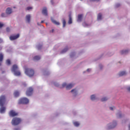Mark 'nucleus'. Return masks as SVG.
Instances as JSON below:
<instances>
[{
    "label": "nucleus",
    "mask_w": 130,
    "mask_h": 130,
    "mask_svg": "<svg viewBox=\"0 0 130 130\" xmlns=\"http://www.w3.org/2000/svg\"><path fill=\"white\" fill-rule=\"evenodd\" d=\"M6 63L7 64H8V66H10V64H11V60L10 59H7Z\"/></svg>",
    "instance_id": "obj_28"
},
{
    "label": "nucleus",
    "mask_w": 130,
    "mask_h": 130,
    "mask_svg": "<svg viewBox=\"0 0 130 130\" xmlns=\"http://www.w3.org/2000/svg\"><path fill=\"white\" fill-rule=\"evenodd\" d=\"M73 123L75 126H79L80 125V123L78 122H74Z\"/></svg>",
    "instance_id": "obj_25"
},
{
    "label": "nucleus",
    "mask_w": 130,
    "mask_h": 130,
    "mask_svg": "<svg viewBox=\"0 0 130 130\" xmlns=\"http://www.w3.org/2000/svg\"><path fill=\"white\" fill-rule=\"evenodd\" d=\"M4 60V54L2 53H0V67L2 66V63H3V61Z\"/></svg>",
    "instance_id": "obj_10"
},
{
    "label": "nucleus",
    "mask_w": 130,
    "mask_h": 130,
    "mask_svg": "<svg viewBox=\"0 0 130 130\" xmlns=\"http://www.w3.org/2000/svg\"><path fill=\"white\" fill-rule=\"evenodd\" d=\"M25 73L28 77H33L35 74L34 70L31 69H25Z\"/></svg>",
    "instance_id": "obj_3"
},
{
    "label": "nucleus",
    "mask_w": 130,
    "mask_h": 130,
    "mask_svg": "<svg viewBox=\"0 0 130 130\" xmlns=\"http://www.w3.org/2000/svg\"><path fill=\"white\" fill-rule=\"evenodd\" d=\"M118 116L119 118L121 117V116H122L121 114H120V113L118 114Z\"/></svg>",
    "instance_id": "obj_36"
},
{
    "label": "nucleus",
    "mask_w": 130,
    "mask_h": 130,
    "mask_svg": "<svg viewBox=\"0 0 130 130\" xmlns=\"http://www.w3.org/2000/svg\"><path fill=\"white\" fill-rule=\"evenodd\" d=\"M15 130H17V129H16V128H15Z\"/></svg>",
    "instance_id": "obj_47"
},
{
    "label": "nucleus",
    "mask_w": 130,
    "mask_h": 130,
    "mask_svg": "<svg viewBox=\"0 0 130 130\" xmlns=\"http://www.w3.org/2000/svg\"><path fill=\"white\" fill-rule=\"evenodd\" d=\"M116 126V122H114L111 126H109V128H114Z\"/></svg>",
    "instance_id": "obj_17"
},
{
    "label": "nucleus",
    "mask_w": 130,
    "mask_h": 130,
    "mask_svg": "<svg viewBox=\"0 0 130 130\" xmlns=\"http://www.w3.org/2000/svg\"><path fill=\"white\" fill-rule=\"evenodd\" d=\"M107 100H108V99H107V98H103L101 99V101L102 102H104V101H107Z\"/></svg>",
    "instance_id": "obj_27"
},
{
    "label": "nucleus",
    "mask_w": 130,
    "mask_h": 130,
    "mask_svg": "<svg viewBox=\"0 0 130 130\" xmlns=\"http://www.w3.org/2000/svg\"><path fill=\"white\" fill-rule=\"evenodd\" d=\"M38 49H40V48H39V47H38Z\"/></svg>",
    "instance_id": "obj_46"
},
{
    "label": "nucleus",
    "mask_w": 130,
    "mask_h": 130,
    "mask_svg": "<svg viewBox=\"0 0 130 130\" xmlns=\"http://www.w3.org/2000/svg\"><path fill=\"white\" fill-rule=\"evenodd\" d=\"M119 6H120V4H117V5H116V8H118V7H119Z\"/></svg>",
    "instance_id": "obj_37"
},
{
    "label": "nucleus",
    "mask_w": 130,
    "mask_h": 130,
    "mask_svg": "<svg viewBox=\"0 0 130 130\" xmlns=\"http://www.w3.org/2000/svg\"><path fill=\"white\" fill-rule=\"evenodd\" d=\"M6 14L10 15L12 14V9L10 8H8L6 10Z\"/></svg>",
    "instance_id": "obj_14"
},
{
    "label": "nucleus",
    "mask_w": 130,
    "mask_h": 130,
    "mask_svg": "<svg viewBox=\"0 0 130 130\" xmlns=\"http://www.w3.org/2000/svg\"><path fill=\"white\" fill-rule=\"evenodd\" d=\"M62 86L63 88L66 87V86H67V83H63Z\"/></svg>",
    "instance_id": "obj_33"
},
{
    "label": "nucleus",
    "mask_w": 130,
    "mask_h": 130,
    "mask_svg": "<svg viewBox=\"0 0 130 130\" xmlns=\"http://www.w3.org/2000/svg\"><path fill=\"white\" fill-rule=\"evenodd\" d=\"M2 27H4V24L0 22V28H2Z\"/></svg>",
    "instance_id": "obj_34"
},
{
    "label": "nucleus",
    "mask_w": 130,
    "mask_h": 130,
    "mask_svg": "<svg viewBox=\"0 0 130 130\" xmlns=\"http://www.w3.org/2000/svg\"><path fill=\"white\" fill-rule=\"evenodd\" d=\"M51 20L52 23H53V24H55V25H57V26H58V25H59V22L56 21V20H54L53 18H52L51 19Z\"/></svg>",
    "instance_id": "obj_15"
},
{
    "label": "nucleus",
    "mask_w": 130,
    "mask_h": 130,
    "mask_svg": "<svg viewBox=\"0 0 130 130\" xmlns=\"http://www.w3.org/2000/svg\"><path fill=\"white\" fill-rule=\"evenodd\" d=\"M69 49L68 48H66L63 50L61 51V53H64L65 52H67L68 51Z\"/></svg>",
    "instance_id": "obj_24"
},
{
    "label": "nucleus",
    "mask_w": 130,
    "mask_h": 130,
    "mask_svg": "<svg viewBox=\"0 0 130 130\" xmlns=\"http://www.w3.org/2000/svg\"><path fill=\"white\" fill-rule=\"evenodd\" d=\"M33 93V88L32 87L28 88L26 92V94L27 96H31Z\"/></svg>",
    "instance_id": "obj_6"
},
{
    "label": "nucleus",
    "mask_w": 130,
    "mask_h": 130,
    "mask_svg": "<svg viewBox=\"0 0 130 130\" xmlns=\"http://www.w3.org/2000/svg\"><path fill=\"white\" fill-rule=\"evenodd\" d=\"M71 92L72 93L73 92V95L74 96H77V94H78V91H77V90H76L75 89H72Z\"/></svg>",
    "instance_id": "obj_16"
},
{
    "label": "nucleus",
    "mask_w": 130,
    "mask_h": 130,
    "mask_svg": "<svg viewBox=\"0 0 130 130\" xmlns=\"http://www.w3.org/2000/svg\"><path fill=\"white\" fill-rule=\"evenodd\" d=\"M127 52H128V50H122L120 52V53H121V54H126V53H127Z\"/></svg>",
    "instance_id": "obj_20"
},
{
    "label": "nucleus",
    "mask_w": 130,
    "mask_h": 130,
    "mask_svg": "<svg viewBox=\"0 0 130 130\" xmlns=\"http://www.w3.org/2000/svg\"><path fill=\"white\" fill-rule=\"evenodd\" d=\"M82 19H83V14L78 15L77 22H81Z\"/></svg>",
    "instance_id": "obj_12"
},
{
    "label": "nucleus",
    "mask_w": 130,
    "mask_h": 130,
    "mask_svg": "<svg viewBox=\"0 0 130 130\" xmlns=\"http://www.w3.org/2000/svg\"><path fill=\"white\" fill-rule=\"evenodd\" d=\"M90 71H91V69H88L87 70V72H90Z\"/></svg>",
    "instance_id": "obj_40"
},
{
    "label": "nucleus",
    "mask_w": 130,
    "mask_h": 130,
    "mask_svg": "<svg viewBox=\"0 0 130 130\" xmlns=\"http://www.w3.org/2000/svg\"><path fill=\"white\" fill-rule=\"evenodd\" d=\"M95 98H96V96H95V95L94 94L92 95L90 97L91 100H92V101L95 100Z\"/></svg>",
    "instance_id": "obj_26"
},
{
    "label": "nucleus",
    "mask_w": 130,
    "mask_h": 130,
    "mask_svg": "<svg viewBox=\"0 0 130 130\" xmlns=\"http://www.w3.org/2000/svg\"><path fill=\"white\" fill-rule=\"evenodd\" d=\"M19 68H18V66L17 64H14L12 67V72L14 73L15 76H21V72L18 70Z\"/></svg>",
    "instance_id": "obj_2"
},
{
    "label": "nucleus",
    "mask_w": 130,
    "mask_h": 130,
    "mask_svg": "<svg viewBox=\"0 0 130 130\" xmlns=\"http://www.w3.org/2000/svg\"><path fill=\"white\" fill-rule=\"evenodd\" d=\"M127 91H129V92H130V86H129L127 88Z\"/></svg>",
    "instance_id": "obj_39"
},
{
    "label": "nucleus",
    "mask_w": 130,
    "mask_h": 130,
    "mask_svg": "<svg viewBox=\"0 0 130 130\" xmlns=\"http://www.w3.org/2000/svg\"><path fill=\"white\" fill-rule=\"evenodd\" d=\"M98 20H102V14L101 13H99L97 17Z\"/></svg>",
    "instance_id": "obj_21"
},
{
    "label": "nucleus",
    "mask_w": 130,
    "mask_h": 130,
    "mask_svg": "<svg viewBox=\"0 0 130 130\" xmlns=\"http://www.w3.org/2000/svg\"><path fill=\"white\" fill-rule=\"evenodd\" d=\"M125 75H126V72L124 71L121 72L119 73V77H122V76H124Z\"/></svg>",
    "instance_id": "obj_18"
},
{
    "label": "nucleus",
    "mask_w": 130,
    "mask_h": 130,
    "mask_svg": "<svg viewBox=\"0 0 130 130\" xmlns=\"http://www.w3.org/2000/svg\"><path fill=\"white\" fill-rule=\"evenodd\" d=\"M74 87V84L71 83L66 86L67 90H71Z\"/></svg>",
    "instance_id": "obj_11"
},
{
    "label": "nucleus",
    "mask_w": 130,
    "mask_h": 130,
    "mask_svg": "<svg viewBox=\"0 0 130 130\" xmlns=\"http://www.w3.org/2000/svg\"><path fill=\"white\" fill-rule=\"evenodd\" d=\"M6 102V96L2 95L0 97V113H5L6 112V107H4V105Z\"/></svg>",
    "instance_id": "obj_1"
},
{
    "label": "nucleus",
    "mask_w": 130,
    "mask_h": 130,
    "mask_svg": "<svg viewBox=\"0 0 130 130\" xmlns=\"http://www.w3.org/2000/svg\"><path fill=\"white\" fill-rule=\"evenodd\" d=\"M2 42H3V40H2L1 39H0V43H2Z\"/></svg>",
    "instance_id": "obj_41"
},
{
    "label": "nucleus",
    "mask_w": 130,
    "mask_h": 130,
    "mask_svg": "<svg viewBox=\"0 0 130 130\" xmlns=\"http://www.w3.org/2000/svg\"><path fill=\"white\" fill-rule=\"evenodd\" d=\"M80 1H82V0H80Z\"/></svg>",
    "instance_id": "obj_48"
},
{
    "label": "nucleus",
    "mask_w": 130,
    "mask_h": 130,
    "mask_svg": "<svg viewBox=\"0 0 130 130\" xmlns=\"http://www.w3.org/2000/svg\"><path fill=\"white\" fill-rule=\"evenodd\" d=\"M14 95L15 97H19L20 95V92H19V91H15L14 93Z\"/></svg>",
    "instance_id": "obj_19"
},
{
    "label": "nucleus",
    "mask_w": 130,
    "mask_h": 130,
    "mask_svg": "<svg viewBox=\"0 0 130 130\" xmlns=\"http://www.w3.org/2000/svg\"><path fill=\"white\" fill-rule=\"evenodd\" d=\"M62 23H63V27H66V24H67V22H66V20L63 19Z\"/></svg>",
    "instance_id": "obj_29"
},
{
    "label": "nucleus",
    "mask_w": 130,
    "mask_h": 130,
    "mask_svg": "<svg viewBox=\"0 0 130 130\" xmlns=\"http://www.w3.org/2000/svg\"><path fill=\"white\" fill-rule=\"evenodd\" d=\"M20 37V35L18 34L15 36H11L10 37V40H16V39H18Z\"/></svg>",
    "instance_id": "obj_8"
},
{
    "label": "nucleus",
    "mask_w": 130,
    "mask_h": 130,
    "mask_svg": "<svg viewBox=\"0 0 130 130\" xmlns=\"http://www.w3.org/2000/svg\"><path fill=\"white\" fill-rule=\"evenodd\" d=\"M21 121V119L19 118H14L12 119V124L13 125H18V124H19V123H20Z\"/></svg>",
    "instance_id": "obj_5"
},
{
    "label": "nucleus",
    "mask_w": 130,
    "mask_h": 130,
    "mask_svg": "<svg viewBox=\"0 0 130 130\" xmlns=\"http://www.w3.org/2000/svg\"><path fill=\"white\" fill-rule=\"evenodd\" d=\"M31 19V15L28 14L26 16V20L28 23H30V20Z\"/></svg>",
    "instance_id": "obj_13"
},
{
    "label": "nucleus",
    "mask_w": 130,
    "mask_h": 130,
    "mask_svg": "<svg viewBox=\"0 0 130 130\" xmlns=\"http://www.w3.org/2000/svg\"><path fill=\"white\" fill-rule=\"evenodd\" d=\"M9 115L11 117H14V116H17L18 115L17 113L15 112L14 110H11L9 112Z\"/></svg>",
    "instance_id": "obj_7"
},
{
    "label": "nucleus",
    "mask_w": 130,
    "mask_h": 130,
    "mask_svg": "<svg viewBox=\"0 0 130 130\" xmlns=\"http://www.w3.org/2000/svg\"><path fill=\"white\" fill-rule=\"evenodd\" d=\"M33 9L31 7H28L26 8V11H29V10H32Z\"/></svg>",
    "instance_id": "obj_31"
},
{
    "label": "nucleus",
    "mask_w": 130,
    "mask_h": 130,
    "mask_svg": "<svg viewBox=\"0 0 130 130\" xmlns=\"http://www.w3.org/2000/svg\"><path fill=\"white\" fill-rule=\"evenodd\" d=\"M42 13L43 15H44V16H47V15H48L47 8H46V7L44 8L43 9Z\"/></svg>",
    "instance_id": "obj_9"
},
{
    "label": "nucleus",
    "mask_w": 130,
    "mask_h": 130,
    "mask_svg": "<svg viewBox=\"0 0 130 130\" xmlns=\"http://www.w3.org/2000/svg\"><path fill=\"white\" fill-rule=\"evenodd\" d=\"M44 21H42L41 22V23H44Z\"/></svg>",
    "instance_id": "obj_45"
},
{
    "label": "nucleus",
    "mask_w": 130,
    "mask_h": 130,
    "mask_svg": "<svg viewBox=\"0 0 130 130\" xmlns=\"http://www.w3.org/2000/svg\"><path fill=\"white\" fill-rule=\"evenodd\" d=\"M113 108H114V107H110V110H113Z\"/></svg>",
    "instance_id": "obj_38"
},
{
    "label": "nucleus",
    "mask_w": 130,
    "mask_h": 130,
    "mask_svg": "<svg viewBox=\"0 0 130 130\" xmlns=\"http://www.w3.org/2000/svg\"><path fill=\"white\" fill-rule=\"evenodd\" d=\"M51 2L52 3V5H53V2H52V0L51 1Z\"/></svg>",
    "instance_id": "obj_43"
},
{
    "label": "nucleus",
    "mask_w": 130,
    "mask_h": 130,
    "mask_svg": "<svg viewBox=\"0 0 130 130\" xmlns=\"http://www.w3.org/2000/svg\"><path fill=\"white\" fill-rule=\"evenodd\" d=\"M29 100L26 98H23L19 100L18 104H28Z\"/></svg>",
    "instance_id": "obj_4"
},
{
    "label": "nucleus",
    "mask_w": 130,
    "mask_h": 130,
    "mask_svg": "<svg viewBox=\"0 0 130 130\" xmlns=\"http://www.w3.org/2000/svg\"><path fill=\"white\" fill-rule=\"evenodd\" d=\"M51 32H52V33H53V32H54V29H52V30H51Z\"/></svg>",
    "instance_id": "obj_42"
},
{
    "label": "nucleus",
    "mask_w": 130,
    "mask_h": 130,
    "mask_svg": "<svg viewBox=\"0 0 130 130\" xmlns=\"http://www.w3.org/2000/svg\"><path fill=\"white\" fill-rule=\"evenodd\" d=\"M10 30L11 29L9 28V27H7L6 28L7 32H10Z\"/></svg>",
    "instance_id": "obj_32"
},
{
    "label": "nucleus",
    "mask_w": 130,
    "mask_h": 130,
    "mask_svg": "<svg viewBox=\"0 0 130 130\" xmlns=\"http://www.w3.org/2000/svg\"><path fill=\"white\" fill-rule=\"evenodd\" d=\"M41 57L40 56H35L34 57V60H39L40 59Z\"/></svg>",
    "instance_id": "obj_22"
},
{
    "label": "nucleus",
    "mask_w": 130,
    "mask_h": 130,
    "mask_svg": "<svg viewBox=\"0 0 130 130\" xmlns=\"http://www.w3.org/2000/svg\"><path fill=\"white\" fill-rule=\"evenodd\" d=\"M83 24V25H86V23H85V22H84Z\"/></svg>",
    "instance_id": "obj_44"
},
{
    "label": "nucleus",
    "mask_w": 130,
    "mask_h": 130,
    "mask_svg": "<svg viewBox=\"0 0 130 130\" xmlns=\"http://www.w3.org/2000/svg\"><path fill=\"white\" fill-rule=\"evenodd\" d=\"M1 16L4 18V17H7V15H6V13H2L1 14Z\"/></svg>",
    "instance_id": "obj_30"
},
{
    "label": "nucleus",
    "mask_w": 130,
    "mask_h": 130,
    "mask_svg": "<svg viewBox=\"0 0 130 130\" xmlns=\"http://www.w3.org/2000/svg\"><path fill=\"white\" fill-rule=\"evenodd\" d=\"M68 23L69 24H72V23H73V21L72 20V16H71V15H69V20Z\"/></svg>",
    "instance_id": "obj_23"
},
{
    "label": "nucleus",
    "mask_w": 130,
    "mask_h": 130,
    "mask_svg": "<svg viewBox=\"0 0 130 130\" xmlns=\"http://www.w3.org/2000/svg\"><path fill=\"white\" fill-rule=\"evenodd\" d=\"M100 0H90V2H99Z\"/></svg>",
    "instance_id": "obj_35"
}]
</instances>
